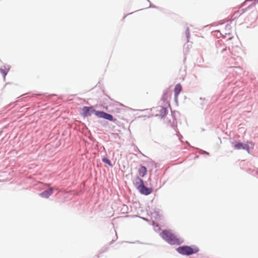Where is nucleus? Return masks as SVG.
I'll return each mask as SVG.
<instances>
[{"mask_svg": "<svg viewBox=\"0 0 258 258\" xmlns=\"http://www.w3.org/2000/svg\"><path fill=\"white\" fill-rule=\"evenodd\" d=\"M161 237L170 244H180L181 240L170 230H163L160 234Z\"/></svg>", "mask_w": 258, "mask_h": 258, "instance_id": "obj_1", "label": "nucleus"}, {"mask_svg": "<svg viewBox=\"0 0 258 258\" xmlns=\"http://www.w3.org/2000/svg\"><path fill=\"white\" fill-rule=\"evenodd\" d=\"M177 251L180 254L189 255L198 252L199 248L196 246H183L178 247Z\"/></svg>", "mask_w": 258, "mask_h": 258, "instance_id": "obj_2", "label": "nucleus"}, {"mask_svg": "<svg viewBox=\"0 0 258 258\" xmlns=\"http://www.w3.org/2000/svg\"><path fill=\"white\" fill-rule=\"evenodd\" d=\"M137 180L140 181V184L137 185V188L140 192L144 195H148L152 192V189L145 186L143 184V181L140 178H137Z\"/></svg>", "mask_w": 258, "mask_h": 258, "instance_id": "obj_3", "label": "nucleus"}, {"mask_svg": "<svg viewBox=\"0 0 258 258\" xmlns=\"http://www.w3.org/2000/svg\"><path fill=\"white\" fill-rule=\"evenodd\" d=\"M95 115L98 117L103 118L109 121H112L113 119V116L111 114H108L103 111H96Z\"/></svg>", "mask_w": 258, "mask_h": 258, "instance_id": "obj_4", "label": "nucleus"}, {"mask_svg": "<svg viewBox=\"0 0 258 258\" xmlns=\"http://www.w3.org/2000/svg\"><path fill=\"white\" fill-rule=\"evenodd\" d=\"M82 110V114L84 116H90L94 113L95 114V112L96 111L94 109L93 107L87 106L84 107Z\"/></svg>", "mask_w": 258, "mask_h": 258, "instance_id": "obj_5", "label": "nucleus"}, {"mask_svg": "<svg viewBox=\"0 0 258 258\" xmlns=\"http://www.w3.org/2000/svg\"><path fill=\"white\" fill-rule=\"evenodd\" d=\"M156 113L154 115L156 117H163L167 113V109L163 107H159L156 109Z\"/></svg>", "mask_w": 258, "mask_h": 258, "instance_id": "obj_6", "label": "nucleus"}, {"mask_svg": "<svg viewBox=\"0 0 258 258\" xmlns=\"http://www.w3.org/2000/svg\"><path fill=\"white\" fill-rule=\"evenodd\" d=\"M234 149L237 150H245L248 153L249 152V147L247 144H243L241 142H238L234 145Z\"/></svg>", "mask_w": 258, "mask_h": 258, "instance_id": "obj_7", "label": "nucleus"}, {"mask_svg": "<svg viewBox=\"0 0 258 258\" xmlns=\"http://www.w3.org/2000/svg\"><path fill=\"white\" fill-rule=\"evenodd\" d=\"M53 189H57L55 187H50L48 190H45L40 194V196L44 198H48L53 193Z\"/></svg>", "mask_w": 258, "mask_h": 258, "instance_id": "obj_8", "label": "nucleus"}, {"mask_svg": "<svg viewBox=\"0 0 258 258\" xmlns=\"http://www.w3.org/2000/svg\"><path fill=\"white\" fill-rule=\"evenodd\" d=\"M182 90V86L180 84H177L174 88V97L175 100L177 101L178 96Z\"/></svg>", "mask_w": 258, "mask_h": 258, "instance_id": "obj_9", "label": "nucleus"}, {"mask_svg": "<svg viewBox=\"0 0 258 258\" xmlns=\"http://www.w3.org/2000/svg\"><path fill=\"white\" fill-rule=\"evenodd\" d=\"M138 171L139 175L142 177H144L147 174V170L145 166H141L139 168Z\"/></svg>", "mask_w": 258, "mask_h": 258, "instance_id": "obj_10", "label": "nucleus"}, {"mask_svg": "<svg viewBox=\"0 0 258 258\" xmlns=\"http://www.w3.org/2000/svg\"><path fill=\"white\" fill-rule=\"evenodd\" d=\"M102 161L106 164H107L109 166L112 167V164L110 161L107 158H104L102 159Z\"/></svg>", "mask_w": 258, "mask_h": 258, "instance_id": "obj_11", "label": "nucleus"}, {"mask_svg": "<svg viewBox=\"0 0 258 258\" xmlns=\"http://www.w3.org/2000/svg\"><path fill=\"white\" fill-rule=\"evenodd\" d=\"M0 71H1V73L3 74V75L4 76V77H5L6 76V75H7V73H6V72L2 69H0Z\"/></svg>", "mask_w": 258, "mask_h": 258, "instance_id": "obj_12", "label": "nucleus"}, {"mask_svg": "<svg viewBox=\"0 0 258 258\" xmlns=\"http://www.w3.org/2000/svg\"><path fill=\"white\" fill-rule=\"evenodd\" d=\"M137 184L138 185H139L140 184V181H138L137 179H136V186L137 187Z\"/></svg>", "mask_w": 258, "mask_h": 258, "instance_id": "obj_13", "label": "nucleus"}, {"mask_svg": "<svg viewBox=\"0 0 258 258\" xmlns=\"http://www.w3.org/2000/svg\"><path fill=\"white\" fill-rule=\"evenodd\" d=\"M258 1V0H257Z\"/></svg>", "mask_w": 258, "mask_h": 258, "instance_id": "obj_14", "label": "nucleus"}]
</instances>
